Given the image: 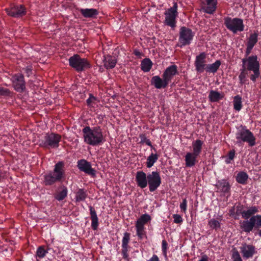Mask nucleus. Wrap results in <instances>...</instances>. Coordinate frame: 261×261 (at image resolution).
Wrapping results in <instances>:
<instances>
[{"label":"nucleus","instance_id":"9b49d317","mask_svg":"<svg viewBox=\"0 0 261 261\" xmlns=\"http://www.w3.org/2000/svg\"><path fill=\"white\" fill-rule=\"evenodd\" d=\"M147 185L149 191H155L161 185L162 179L159 173L157 171H152L148 173Z\"/></svg>","mask_w":261,"mask_h":261},{"label":"nucleus","instance_id":"f8f14e48","mask_svg":"<svg viewBox=\"0 0 261 261\" xmlns=\"http://www.w3.org/2000/svg\"><path fill=\"white\" fill-rule=\"evenodd\" d=\"M151 220L150 216L147 214H143L136 222L137 236L140 239L143 238L144 232V225Z\"/></svg>","mask_w":261,"mask_h":261},{"label":"nucleus","instance_id":"412c9836","mask_svg":"<svg viewBox=\"0 0 261 261\" xmlns=\"http://www.w3.org/2000/svg\"><path fill=\"white\" fill-rule=\"evenodd\" d=\"M151 83L156 89L165 88L168 83L164 78H161L159 75L153 76L151 80Z\"/></svg>","mask_w":261,"mask_h":261},{"label":"nucleus","instance_id":"37998d69","mask_svg":"<svg viewBox=\"0 0 261 261\" xmlns=\"http://www.w3.org/2000/svg\"><path fill=\"white\" fill-rule=\"evenodd\" d=\"M11 92L7 88L0 86V96H11Z\"/></svg>","mask_w":261,"mask_h":261},{"label":"nucleus","instance_id":"9d476101","mask_svg":"<svg viewBox=\"0 0 261 261\" xmlns=\"http://www.w3.org/2000/svg\"><path fill=\"white\" fill-rule=\"evenodd\" d=\"M195 33L186 27H181L179 30V42L180 46L189 45L193 39Z\"/></svg>","mask_w":261,"mask_h":261},{"label":"nucleus","instance_id":"c85d7f7f","mask_svg":"<svg viewBox=\"0 0 261 261\" xmlns=\"http://www.w3.org/2000/svg\"><path fill=\"white\" fill-rule=\"evenodd\" d=\"M75 200L76 202L84 201L88 197L87 191L84 189H79L75 193Z\"/></svg>","mask_w":261,"mask_h":261},{"label":"nucleus","instance_id":"ea45409f","mask_svg":"<svg viewBox=\"0 0 261 261\" xmlns=\"http://www.w3.org/2000/svg\"><path fill=\"white\" fill-rule=\"evenodd\" d=\"M240 73L239 75V81H240V83L241 84V85L246 83V81H247V70L244 68H242V69H241L240 70Z\"/></svg>","mask_w":261,"mask_h":261},{"label":"nucleus","instance_id":"393cba45","mask_svg":"<svg viewBox=\"0 0 261 261\" xmlns=\"http://www.w3.org/2000/svg\"><path fill=\"white\" fill-rule=\"evenodd\" d=\"M217 0H206L204 11L209 14H213L217 8Z\"/></svg>","mask_w":261,"mask_h":261},{"label":"nucleus","instance_id":"8fccbe9b","mask_svg":"<svg viewBox=\"0 0 261 261\" xmlns=\"http://www.w3.org/2000/svg\"><path fill=\"white\" fill-rule=\"evenodd\" d=\"M253 48V46L246 44V49L245 50V55L246 57L250 54Z\"/></svg>","mask_w":261,"mask_h":261},{"label":"nucleus","instance_id":"a18cd8bd","mask_svg":"<svg viewBox=\"0 0 261 261\" xmlns=\"http://www.w3.org/2000/svg\"><path fill=\"white\" fill-rule=\"evenodd\" d=\"M168 243L165 240H163L162 242V251L165 257L167 256Z\"/></svg>","mask_w":261,"mask_h":261},{"label":"nucleus","instance_id":"0eeeda50","mask_svg":"<svg viewBox=\"0 0 261 261\" xmlns=\"http://www.w3.org/2000/svg\"><path fill=\"white\" fill-rule=\"evenodd\" d=\"M224 23L226 28L233 34L243 32L244 30L243 20L240 18L227 16L224 18Z\"/></svg>","mask_w":261,"mask_h":261},{"label":"nucleus","instance_id":"2eb2a0df","mask_svg":"<svg viewBox=\"0 0 261 261\" xmlns=\"http://www.w3.org/2000/svg\"><path fill=\"white\" fill-rule=\"evenodd\" d=\"M7 14L12 17H20L25 15V9L22 5H12L9 8L6 9Z\"/></svg>","mask_w":261,"mask_h":261},{"label":"nucleus","instance_id":"a19ab883","mask_svg":"<svg viewBox=\"0 0 261 261\" xmlns=\"http://www.w3.org/2000/svg\"><path fill=\"white\" fill-rule=\"evenodd\" d=\"M48 251V249H45L44 246H39L36 251V257L39 259L45 257Z\"/></svg>","mask_w":261,"mask_h":261},{"label":"nucleus","instance_id":"a878e982","mask_svg":"<svg viewBox=\"0 0 261 261\" xmlns=\"http://www.w3.org/2000/svg\"><path fill=\"white\" fill-rule=\"evenodd\" d=\"M89 208L91 220V227L93 230H95L98 228V219L94 208L91 205L89 206Z\"/></svg>","mask_w":261,"mask_h":261},{"label":"nucleus","instance_id":"49530a36","mask_svg":"<svg viewBox=\"0 0 261 261\" xmlns=\"http://www.w3.org/2000/svg\"><path fill=\"white\" fill-rule=\"evenodd\" d=\"M180 208L182 212L186 213L187 208V200L186 198L182 199V202L179 205Z\"/></svg>","mask_w":261,"mask_h":261},{"label":"nucleus","instance_id":"f257e3e1","mask_svg":"<svg viewBox=\"0 0 261 261\" xmlns=\"http://www.w3.org/2000/svg\"><path fill=\"white\" fill-rule=\"evenodd\" d=\"M258 212V207L256 206L249 207L243 211L241 214L242 217L246 220L240 222V228L247 233L253 231V229L261 227V215L253 216Z\"/></svg>","mask_w":261,"mask_h":261},{"label":"nucleus","instance_id":"6ab92c4d","mask_svg":"<svg viewBox=\"0 0 261 261\" xmlns=\"http://www.w3.org/2000/svg\"><path fill=\"white\" fill-rule=\"evenodd\" d=\"M130 241V233L128 232H125L122 240V255L123 258L125 260H128L129 255L128 252V243Z\"/></svg>","mask_w":261,"mask_h":261},{"label":"nucleus","instance_id":"c03bdc74","mask_svg":"<svg viewBox=\"0 0 261 261\" xmlns=\"http://www.w3.org/2000/svg\"><path fill=\"white\" fill-rule=\"evenodd\" d=\"M96 98L90 94L89 97L86 100V102L88 106L90 107H94L96 105Z\"/></svg>","mask_w":261,"mask_h":261},{"label":"nucleus","instance_id":"79ce46f5","mask_svg":"<svg viewBox=\"0 0 261 261\" xmlns=\"http://www.w3.org/2000/svg\"><path fill=\"white\" fill-rule=\"evenodd\" d=\"M231 252V258L233 261H243L239 251L236 248H233Z\"/></svg>","mask_w":261,"mask_h":261},{"label":"nucleus","instance_id":"dca6fc26","mask_svg":"<svg viewBox=\"0 0 261 261\" xmlns=\"http://www.w3.org/2000/svg\"><path fill=\"white\" fill-rule=\"evenodd\" d=\"M206 54L202 52L197 56L194 62L195 70L197 72L202 73L205 69L207 65L205 64Z\"/></svg>","mask_w":261,"mask_h":261},{"label":"nucleus","instance_id":"864d4df0","mask_svg":"<svg viewBox=\"0 0 261 261\" xmlns=\"http://www.w3.org/2000/svg\"><path fill=\"white\" fill-rule=\"evenodd\" d=\"M198 261H209V257L206 254L202 255Z\"/></svg>","mask_w":261,"mask_h":261},{"label":"nucleus","instance_id":"423d86ee","mask_svg":"<svg viewBox=\"0 0 261 261\" xmlns=\"http://www.w3.org/2000/svg\"><path fill=\"white\" fill-rule=\"evenodd\" d=\"M236 138L238 144L246 142L249 146L252 147L256 144V139L253 134L246 126H241V128L239 129L236 134Z\"/></svg>","mask_w":261,"mask_h":261},{"label":"nucleus","instance_id":"c756f323","mask_svg":"<svg viewBox=\"0 0 261 261\" xmlns=\"http://www.w3.org/2000/svg\"><path fill=\"white\" fill-rule=\"evenodd\" d=\"M223 98V94L215 90H211L208 95L209 100L211 102H217Z\"/></svg>","mask_w":261,"mask_h":261},{"label":"nucleus","instance_id":"1a4fd4ad","mask_svg":"<svg viewBox=\"0 0 261 261\" xmlns=\"http://www.w3.org/2000/svg\"><path fill=\"white\" fill-rule=\"evenodd\" d=\"M69 65L77 72H81L90 67L89 61L81 58L79 55H74L69 59Z\"/></svg>","mask_w":261,"mask_h":261},{"label":"nucleus","instance_id":"c9c22d12","mask_svg":"<svg viewBox=\"0 0 261 261\" xmlns=\"http://www.w3.org/2000/svg\"><path fill=\"white\" fill-rule=\"evenodd\" d=\"M258 36L257 31H255L253 33L251 34L247 40L246 44L254 47L258 41Z\"/></svg>","mask_w":261,"mask_h":261},{"label":"nucleus","instance_id":"4c0bfd02","mask_svg":"<svg viewBox=\"0 0 261 261\" xmlns=\"http://www.w3.org/2000/svg\"><path fill=\"white\" fill-rule=\"evenodd\" d=\"M248 178V174L244 172H239L236 176L237 181L241 184H245Z\"/></svg>","mask_w":261,"mask_h":261},{"label":"nucleus","instance_id":"052dcab7","mask_svg":"<svg viewBox=\"0 0 261 261\" xmlns=\"http://www.w3.org/2000/svg\"><path fill=\"white\" fill-rule=\"evenodd\" d=\"M238 210H239V208H238V207H237V213H238Z\"/></svg>","mask_w":261,"mask_h":261},{"label":"nucleus","instance_id":"5fc2aeb1","mask_svg":"<svg viewBox=\"0 0 261 261\" xmlns=\"http://www.w3.org/2000/svg\"><path fill=\"white\" fill-rule=\"evenodd\" d=\"M147 261H160V260L156 255L153 254L152 256Z\"/></svg>","mask_w":261,"mask_h":261},{"label":"nucleus","instance_id":"20e7f679","mask_svg":"<svg viewBox=\"0 0 261 261\" xmlns=\"http://www.w3.org/2000/svg\"><path fill=\"white\" fill-rule=\"evenodd\" d=\"M242 68L247 71L253 72L250 75V80L255 82L260 75L259 63L257 60V57L256 55L249 56L242 60Z\"/></svg>","mask_w":261,"mask_h":261},{"label":"nucleus","instance_id":"473e14b6","mask_svg":"<svg viewBox=\"0 0 261 261\" xmlns=\"http://www.w3.org/2000/svg\"><path fill=\"white\" fill-rule=\"evenodd\" d=\"M159 156L156 153H151L147 157L146 162V167L148 168H151L154 165V164L158 160Z\"/></svg>","mask_w":261,"mask_h":261},{"label":"nucleus","instance_id":"09e8293b","mask_svg":"<svg viewBox=\"0 0 261 261\" xmlns=\"http://www.w3.org/2000/svg\"><path fill=\"white\" fill-rule=\"evenodd\" d=\"M23 70L28 76H30L32 74V67L31 65L27 66Z\"/></svg>","mask_w":261,"mask_h":261},{"label":"nucleus","instance_id":"bf43d9fd","mask_svg":"<svg viewBox=\"0 0 261 261\" xmlns=\"http://www.w3.org/2000/svg\"><path fill=\"white\" fill-rule=\"evenodd\" d=\"M260 227H259L258 229V234L261 237V229H259Z\"/></svg>","mask_w":261,"mask_h":261},{"label":"nucleus","instance_id":"6e6552de","mask_svg":"<svg viewBox=\"0 0 261 261\" xmlns=\"http://www.w3.org/2000/svg\"><path fill=\"white\" fill-rule=\"evenodd\" d=\"M177 9V3L174 2L173 3V6L167 9L164 13L165 17L164 23L172 29H174L176 25V18L178 16Z\"/></svg>","mask_w":261,"mask_h":261},{"label":"nucleus","instance_id":"f704fd0d","mask_svg":"<svg viewBox=\"0 0 261 261\" xmlns=\"http://www.w3.org/2000/svg\"><path fill=\"white\" fill-rule=\"evenodd\" d=\"M139 137L140 139V141L139 142L140 144H145L146 145H148L150 146L152 149H153L155 151H156V149L152 146L150 140L147 138L145 134L142 133L139 134Z\"/></svg>","mask_w":261,"mask_h":261},{"label":"nucleus","instance_id":"a211bd4d","mask_svg":"<svg viewBox=\"0 0 261 261\" xmlns=\"http://www.w3.org/2000/svg\"><path fill=\"white\" fill-rule=\"evenodd\" d=\"M148 174H146L143 171H139L136 172L135 181L137 185L141 189H144L147 186Z\"/></svg>","mask_w":261,"mask_h":261},{"label":"nucleus","instance_id":"58836bf2","mask_svg":"<svg viewBox=\"0 0 261 261\" xmlns=\"http://www.w3.org/2000/svg\"><path fill=\"white\" fill-rule=\"evenodd\" d=\"M221 218L220 221L216 220L215 219H211L208 221V224L210 228L213 229L218 230L221 228V221L222 220V216H220Z\"/></svg>","mask_w":261,"mask_h":261},{"label":"nucleus","instance_id":"de8ad7c7","mask_svg":"<svg viewBox=\"0 0 261 261\" xmlns=\"http://www.w3.org/2000/svg\"><path fill=\"white\" fill-rule=\"evenodd\" d=\"M173 218L174 219L173 221L175 223H181L183 221L181 216L178 214H174L173 215Z\"/></svg>","mask_w":261,"mask_h":261},{"label":"nucleus","instance_id":"bb28decb","mask_svg":"<svg viewBox=\"0 0 261 261\" xmlns=\"http://www.w3.org/2000/svg\"><path fill=\"white\" fill-rule=\"evenodd\" d=\"M203 145V142L201 140L197 139L193 141L192 143V151L191 152L199 156L202 151Z\"/></svg>","mask_w":261,"mask_h":261},{"label":"nucleus","instance_id":"e433bc0d","mask_svg":"<svg viewBox=\"0 0 261 261\" xmlns=\"http://www.w3.org/2000/svg\"><path fill=\"white\" fill-rule=\"evenodd\" d=\"M233 103L234 109L239 112L242 108V97L239 95L235 96L233 98Z\"/></svg>","mask_w":261,"mask_h":261},{"label":"nucleus","instance_id":"72a5a7b5","mask_svg":"<svg viewBox=\"0 0 261 261\" xmlns=\"http://www.w3.org/2000/svg\"><path fill=\"white\" fill-rule=\"evenodd\" d=\"M61 189L62 190L55 195V198L59 201L64 200L67 197L68 194V190L66 187L63 186Z\"/></svg>","mask_w":261,"mask_h":261},{"label":"nucleus","instance_id":"3c124183","mask_svg":"<svg viewBox=\"0 0 261 261\" xmlns=\"http://www.w3.org/2000/svg\"><path fill=\"white\" fill-rule=\"evenodd\" d=\"M227 156L228 157L229 159H232L233 160L235 156V150L234 149H232L229 151Z\"/></svg>","mask_w":261,"mask_h":261},{"label":"nucleus","instance_id":"39448f33","mask_svg":"<svg viewBox=\"0 0 261 261\" xmlns=\"http://www.w3.org/2000/svg\"><path fill=\"white\" fill-rule=\"evenodd\" d=\"M61 140V135L51 133L46 134L39 141V145L45 148H58Z\"/></svg>","mask_w":261,"mask_h":261},{"label":"nucleus","instance_id":"6e6d98bb","mask_svg":"<svg viewBox=\"0 0 261 261\" xmlns=\"http://www.w3.org/2000/svg\"><path fill=\"white\" fill-rule=\"evenodd\" d=\"M232 160V159H229V158L228 157L226 156V158L225 160V163L227 164H230Z\"/></svg>","mask_w":261,"mask_h":261},{"label":"nucleus","instance_id":"f03ea898","mask_svg":"<svg viewBox=\"0 0 261 261\" xmlns=\"http://www.w3.org/2000/svg\"><path fill=\"white\" fill-rule=\"evenodd\" d=\"M82 132L84 142L88 145L92 146H98L105 141V136L100 126H86Z\"/></svg>","mask_w":261,"mask_h":261},{"label":"nucleus","instance_id":"5701e85b","mask_svg":"<svg viewBox=\"0 0 261 261\" xmlns=\"http://www.w3.org/2000/svg\"><path fill=\"white\" fill-rule=\"evenodd\" d=\"M198 155L191 152H188L185 156V165L187 167H192L195 165Z\"/></svg>","mask_w":261,"mask_h":261},{"label":"nucleus","instance_id":"cd10ccee","mask_svg":"<svg viewBox=\"0 0 261 261\" xmlns=\"http://www.w3.org/2000/svg\"><path fill=\"white\" fill-rule=\"evenodd\" d=\"M80 12L82 15L86 18L95 17L98 14V11L96 9H81Z\"/></svg>","mask_w":261,"mask_h":261},{"label":"nucleus","instance_id":"7c9ffc66","mask_svg":"<svg viewBox=\"0 0 261 261\" xmlns=\"http://www.w3.org/2000/svg\"><path fill=\"white\" fill-rule=\"evenodd\" d=\"M152 66V62L149 58L144 59L141 63V69L144 72L150 71Z\"/></svg>","mask_w":261,"mask_h":261},{"label":"nucleus","instance_id":"ddd939ff","mask_svg":"<svg viewBox=\"0 0 261 261\" xmlns=\"http://www.w3.org/2000/svg\"><path fill=\"white\" fill-rule=\"evenodd\" d=\"M13 86L17 92H23L25 89V82L22 74H14L11 79Z\"/></svg>","mask_w":261,"mask_h":261},{"label":"nucleus","instance_id":"2f4dec72","mask_svg":"<svg viewBox=\"0 0 261 261\" xmlns=\"http://www.w3.org/2000/svg\"><path fill=\"white\" fill-rule=\"evenodd\" d=\"M221 64V61L220 60H217L213 64L207 65L205 70L207 72L215 73L217 71Z\"/></svg>","mask_w":261,"mask_h":261},{"label":"nucleus","instance_id":"b1692460","mask_svg":"<svg viewBox=\"0 0 261 261\" xmlns=\"http://www.w3.org/2000/svg\"><path fill=\"white\" fill-rule=\"evenodd\" d=\"M117 62V59L115 57L110 55H107L103 57V66L107 69L114 68Z\"/></svg>","mask_w":261,"mask_h":261},{"label":"nucleus","instance_id":"4d7b16f0","mask_svg":"<svg viewBox=\"0 0 261 261\" xmlns=\"http://www.w3.org/2000/svg\"><path fill=\"white\" fill-rule=\"evenodd\" d=\"M2 177H3V173H2V169L0 168V181L1 180Z\"/></svg>","mask_w":261,"mask_h":261},{"label":"nucleus","instance_id":"603ef678","mask_svg":"<svg viewBox=\"0 0 261 261\" xmlns=\"http://www.w3.org/2000/svg\"><path fill=\"white\" fill-rule=\"evenodd\" d=\"M134 54L135 56L141 58L143 56V54L142 52H140L138 49H135L134 51Z\"/></svg>","mask_w":261,"mask_h":261},{"label":"nucleus","instance_id":"13d9d810","mask_svg":"<svg viewBox=\"0 0 261 261\" xmlns=\"http://www.w3.org/2000/svg\"><path fill=\"white\" fill-rule=\"evenodd\" d=\"M234 207H233L230 211V213L231 215H232L233 214V212H234Z\"/></svg>","mask_w":261,"mask_h":261},{"label":"nucleus","instance_id":"7ed1b4c3","mask_svg":"<svg viewBox=\"0 0 261 261\" xmlns=\"http://www.w3.org/2000/svg\"><path fill=\"white\" fill-rule=\"evenodd\" d=\"M64 163L60 161L55 165L53 171L44 175V184L51 186L57 182L61 181L65 177Z\"/></svg>","mask_w":261,"mask_h":261},{"label":"nucleus","instance_id":"f3484780","mask_svg":"<svg viewBox=\"0 0 261 261\" xmlns=\"http://www.w3.org/2000/svg\"><path fill=\"white\" fill-rule=\"evenodd\" d=\"M241 253L244 258L248 259L252 258L256 253V248L251 244L244 243L240 247Z\"/></svg>","mask_w":261,"mask_h":261},{"label":"nucleus","instance_id":"aec40b11","mask_svg":"<svg viewBox=\"0 0 261 261\" xmlns=\"http://www.w3.org/2000/svg\"><path fill=\"white\" fill-rule=\"evenodd\" d=\"M178 73L177 66L176 65H171L168 67L164 71L162 77L165 79L169 84L174 76Z\"/></svg>","mask_w":261,"mask_h":261},{"label":"nucleus","instance_id":"4be33fe9","mask_svg":"<svg viewBox=\"0 0 261 261\" xmlns=\"http://www.w3.org/2000/svg\"><path fill=\"white\" fill-rule=\"evenodd\" d=\"M216 187L218 192L224 194L229 193L230 189L229 182L224 179L218 180L216 184Z\"/></svg>","mask_w":261,"mask_h":261},{"label":"nucleus","instance_id":"4468645a","mask_svg":"<svg viewBox=\"0 0 261 261\" xmlns=\"http://www.w3.org/2000/svg\"><path fill=\"white\" fill-rule=\"evenodd\" d=\"M77 167L81 171L92 177L96 176V170L92 168L91 163L85 159L79 160L77 162Z\"/></svg>","mask_w":261,"mask_h":261}]
</instances>
